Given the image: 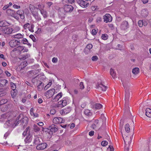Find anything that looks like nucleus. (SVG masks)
Masks as SVG:
<instances>
[{"instance_id":"f8f14e48","label":"nucleus","mask_w":151,"mask_h":151,"mask_svg":"<svg viewBox=\"0 0 151 151\" xmlns=\"http://www.w3.org/2000/svg\"><path fill=\"white\" fill-rule=\"evenodd\" d=\"M47 146V144L46 143H42L37 145L36 149L38 150H42L45 149Z\"/></svg>"},{"instance_id":"dca6fc26","label":"nucleus","mask_w":151,"mask_h":151,"mask_svg":"<svg viewBox=\"0 0 151 151\" xmlns=\"http://www.w3.org/2000/svg\"><path fill=\"white\" fill-rule=\"evenodd\" d=\"M71 111V109L70 107H68L66 109H62L60 111V113L62 115H65L69 113Z\"/></svg>"},{"instance_id":"393cba45","label":"nucleus","mask_w":151,"mask_h":151,"mask_svg":"<svg viewBox=\"0 0 151 151\" xmlns=\"http://www.w3.org/2000/svg\"><path fill=\"white\" fill-rule=\"evenodd\" d=\"M40 13L44 18H46L48 16L47 12L44 9L42 10H41L40 11Z\"/></svg>"},{"instance_id":"bf43d9fd","label":"nucleus","mask_w":151,"mask_h":151,"mask_svg":"<svg viewBox=\"0 0 151 151\" xmlns=\"http://www.w3.org/2000/svg\"><path fill=\"white\" fill-rule=\"evenodd\" d=\"M21 19H24V12L23 13H21L19 15Z\"/></svg>"},{"instance_id":"09e8293b","label":"nucleus","mask_w":151,"mask_h":151,"mask_svg":"<svg viewBox=\"0 0 151 151\" xmlns=\"http://www.w3.org/2000/svg\"><path fill=\"white\" fill-rule=\"evenodd\" d=\"M11 95L12 98H14V97H15L16 95V93L15 92V91H13V90H12V91H11Z\"/></svg>"},{"instance_id":"864d4df0","label":"nucleus","mask_w":151,"mask_h":151,"mask_svg":"<svg viewBox=\"0 0 151 151\" xmlns=\"http://www.w3.org/2000/svg\"><path fill=\"white\" fill-rule=\"evenodd\" d=\"M93 47V45L91 44H88L86 46V48L90 50Z\"/></svg>"},{"instance_id":"4d7b16f0","label":"nucleus","mask_w":151,"mask_h":151,"mask_svg":"<svg viewBox=\"0 0 151 151\" xmlns=\"http://www.w3.org/2000/svg\"><path fill=\"white\" fill-rule=\"evenodd\" d=\"M7 114H3L1 115V119H6L7 118Z\"/></svg>"},{"instance_id":"2f4dec72","label":"nucleus","mask_w":151,"mask_h":151,"mask_svg":"<svg viewBox=\"0 0 151 151\" xmlns=\"http://www.w3.org/2000/svg\"><path fill=\"white\" fill-rule=\"evenodd\" d=\"M101 118L102 120L103 124L106 125V118L104 116V114H101Z\"/></svg>"},{"instance_id":"5fc2aeb1","label":"nucleus","mask_w":151,"mask_h":151,"mask_svg":"<svg viewBox=\"0 0 151 151\" xmlns=\"http://www.w3.org/2000/svg\"><path fill=\"white\" fill-rule=\"evenodd\" d=\"M91 59L93 61H96L98 59V58L97 56L94 55L92 57Z\"/></svg>"},{"instance_id":"0eeeda50","label":"nucleus","mask_w":151,"mask_h":151,"mask_svg":"<svg viewBox=\"0 0 151 151\" xmlns=\"http://www.w3.org/2000/svg\"><path fill=\"white\" fill-rule=\"evenodd\" d=\"M129 27L128 22L126 20L123 21L120 25V28L122 30H125Z\"/></svg>"},{"instance_id":"6e6552de","label":"nucleus","mask_w":151,"mask_h":151,"mask_svg":"<svg viewBox=\"0 0 151 151\" xmlns=\"http://www.w3.org/2000/svg\"><path fill=\"white\" fill-rule=\"evenodd\" d=\"M104 22L107 23L108 22H111L112 20V18L111 16L109 14H106L103 17Z\"/></svg>"},{"instance_id":"680f3d73","label":"nucleus","mask_w":151,"mask_h":151,"mask_svg":"<svg viewBox=\"0 0 151 151\" xmlns=\"http://www.w3.org/2000/svg\"><path fill=\"white\" fill-rule=\"evenodd\" d=\"M23 12H24V11L23 10H18V11H17L16 13L17 14L19 15V14H20L22 13H23Z\"/></svg>"},{"instance_id":"774afa93","label":"nucleus","mask_w":151,"mask_h":151,"mask_svg":"<svg viewBox=\"0 0 151 151\" xmlns=\"http://www.w3.org/2000/svg\"><path fill=\"white\" fill-rule=\"evenodd\" d=\"M91 33L93 35H95L97 32H96V30L95 29H93L92 30Z\"/></svg>"},{"instance_id":"69168bd1","label":"nucleus","mask_w":151,"mask_h":151,"mask_svg":"<svg viewBox=\"0 0 151 151\" xmlns=\"http://www.w3.org/2000/svg\"><path fill=\"white\" fill-rule=\"evenodd\" d=\"M108 150L109 149L110 151H114V149L113 147L111 145H109V147L108 148Z\"/></svg>"},{"instance_id":"3c124183","label":"nucleus","mask_w":151,"mask_h":151,"mask_svg":"<svg viewBox=\"0 0 151 151\" xmlns=\"http://www.w3.org/2000/svg\"><path fill=\"white\" fill-rule=\"evenodd\" d=\"M143 23L142 20H139L138 22V24L140 27H142L143 26Z\"/></svg>"},{"instance_id":"de8ad7c7","label":"nucleus","mask_w":151,"mask_h":151,"mask_svg":"<svg viewBox=\"0 0 151 151\" xmlns=\"http://www.w3.org/2000/svg\"><path fill=\"white\" fill-rule=\"evenodd\" d=\"M108 144V142L106 141H103L101 142V145L103 146H106Z\"/></svg>"},{"instance_id":"603ef678","label":"nucleus","mask_w":151,"mask_h":151,"mask_svg":"<svg viewBox=\"0 0 151 151\" xmlns=\"http://www.w3.org/2000/svg\"><path fill=\"white\" fill-rule=\"evenodd\" d=\"M21 64L22 65V66H23V67L24 68L26 66H27V65L28 64V63L27 61H24Z\"/></svg>"},{"instance_id":"ea45409f","label":"nucleus","mask_w":151,"mask_h":151,"mask_svg":"<svg viewBox=\"0 0 151 151\" xmlns=\"http://www.w3.org/2000/svg\"><path fill=\"white\" fill-rule=\"evenodd\" d=\"M102 107V105L98 103L95 104L94 107L96 109H100Z\"/></svg>"},{"instance_id":"c03bdc74","label":"nucleus","mask_w":151,"mask_h":151,"mask_svg":"<svg viewBox=\"0 0 151 151\" xmlns=\"http://www.w3.org/2000/svg\"><path fill=\"white\" fill-rule=\"evenodd\" d=\"M10 86L12 88V90H13V91H14L16 90L15 89L16 88V86L15 84L12 82H11L10 83Z\"/></svg>"},{"instance_id":"e2e57ef3","label":"nucleus","mask_w":151,"mask_h":151,"mask_svg":"<svg viewBox=\"0 0 151 151\" xmlns=\"http://www.w3.org/2000/svg\"><path fill=\"white\" fill-rule=\"evenodd\" d=\"M13 7L14 9H19L20 8V6L17 5L15 4H14L13 6Z\"/></svg>"},{"instance_id":"0e129e2a","label":"nucleus","mask_w":151,"mask_h":151,"mask_svg":"<svg viewBox=\"0 0 151 151\" xmlns=\"http://www.w3.org/2000/svg\"><path fill=\"white\" fill-rule=\"evenodd\" d=\"M56 111L55 109H52L50 111V114H54L56 113Z\"/></svg>"},{"instance_id":"1a4fd4ad","label":"nucleus","mask_w":151,"mask_h":151,"mask_svg":"<svg viewBox=\"0 0 151 151\" xmlns=\"http://www.w3.org/2000/svg\"><path fill=\"white\" fill-rule=\"evenodd\" d=\"M64 120L61 117H55L53 119V122L55 124H60L63 123Z\"/></svg>"},{"instance_id":"423d86ee","label":"nucleus","mask_w":151,"mask_h":151,"mask_svg":"<svg viewBox=\"0 0 151 151\" xmlns=\"http://www.w3.org/2000/svg\"><path fill=\"white\" fill-rule=\"evenodd\" d=\"M55 92V91L54 89H51L47 91L45 93V95L47 98H49L54 94Z\"/></svg>"},{"instance_id":"4be33fe9","label":"nucleus","mask_w":151,"mask_h":151,"mask_svg":"<svg viewBox=\"0 0 151 151\" xmlns=\"http://www.w3.org/2000/svg\"><path fill=\"white\" fill-rule=\"evenodd\" d=\"M110 74L111 75L112 77L114 78H117L116 74L114 70L111 68L110 70Z\"/></svg>"},{"instance_id":"412c9836","label":"nucleus","mask_w":151,"mask_h":151,"mask_svg":"<svg viewBox=\"0 0 151 151\" xmlns=\"http://www.w3.org/2000/svg\"><path fill=\"white\" fill-rule=\"evenodd\" d=\"M12 37L13 38L19 39L23 38L24 37V35L20 33H18L17 34L12 36Z\"/></svg>"},{"instance_id":"aec40b11","label":"nucleus","mask_w":151,"mask_h":151,"mask_svg":"<svg viewBox=\"0 0 151 151\" xmlns=\"http://www.w3.org/2000/svg\"><path fill=\"white\" fill-rule=\"evenodd\" d=\"M9 23L5 21H2L0 22V27H6L9 25Z\"/></svg>"},{"instance_id":"49530a36","label":"nucleus","mask_w":151,"mask_h":151,"mask_svg":"<svg viewBox=\"0 0 151 151\" xmlns=\"http://www.w3.org/2000/svg\"><path fill=\"white\" fill-rule=\"evenodd\" d=\"M79 88L81 89H83L84 88V86L82 82L80 83L79 85Z\"/></svg>"},{"instance_id":"a878e982","label":"nucleus","mask_w":151,"mask_h":151,"mask_svg":"<svg viewBox=\"0 0 151 151\" xmlns=\"http://www.w3.org/2000/svg\"><path fill=\"white\" fill-rule=\"evenodd\" d=\"M21 117H22V119L23 118V115L20 114L19 116H18L16 119V121H14V123H15V124H16V125L17 124H19V122L20 121Z\"/></svg>"},{"instance_id":"5701e85b","label":"nucleus","mask_w":151,"mask_h":151,"mask_svg":"<svg viewBox=\"0 0 151 151\" xmlns=\"http://www.w3.org/2000/svg\"><path fill=\"white\" fill-rule=\"evenodd\" d=\"M145 115L149 117H151V109L147 108L145 110Z\"/></svg>"},{"instance_id":"6ab92c4d","label":"nucleus","mask_w":151,"mask_h":151,"mask_svg":"<svg viewBox=\"0 0 151 151\" xmlns=\"http://www.w3.org/2000/svg\"><path fill=\"white\" fill-rule=\"evenodd\" d=\"M148 12L147 9H142L141 12V14L142 16L145 17H147L148 14Z\"/></svg>"},{"instance_id":"8fccbe9b","label":"nucleus","mask_w":151,"mask_h":151,"mask_svg":"<svg viewBox=\"0 0 151 151\" xmlns=\"http://www.w3.org/2000/svg\"><path fill=\"white\" fill-rule=\"evenodd\" d=\"M28 40L26 38H23L21 40V42L24 44H26L28 42Z\"/></svg>"},{"instance_id":"4c0bfd02","label":"nucleus","mask_w":151,"mask_h":151,"mask_svg":"<svg viewBox=\"0 0 151 151\" xmlns=\"http://www.w3.org/2000/svg\"><path fill=\"white\" fill-rule=\"evenodd\" d=\"M52 84V81L51 80H49L48 83V84L45 86L44 88L45 90H46L48 88L50 87Z\"/></svg>"},{"instance_id":"37998d69","label":"nucleus","mask_w":151,"mask_h":151,"mask_svg":"<svg viewBox=\"0 0 151 151\" xmlns=\"http://www.w3.org/2000/svg\"><path fill=\"white\" fill-rule=\"evenodd\" d=\"M29 127H27L25 131L23 133L22 135L24 136H25L26 134H29Z\"/></svg>"},{"instance_id":"f3484780","label":"nucleus","mask_w":151,"mask_h":151,"mask_svg":"<svg viewBox=\"0 0 151 151\" xmlns=\"http://www.w3.org/2000/svg\"><path fill=\"white\" fill-rule=\"evenodd\" d=\"M37 89L38 91H41L43 88L44 84L42 82L40 81H38L37 83Z\"/></svg>"},{"instance_id":"7ed1b4c3","label":"nucleus","mask_w":151,"mask_h":151,"mask_svg":"<svg viewBox=\"0 0 151 151\" xmlns=\"http://www.w3.org/2000/svg\"><path fill=\"white\" fill-rule=\"evenodd\" d=\"M13 31V30L11 27H0V32L3 33L9 34L11 33Z\"/></svg>"},{"instance_id":"bb28decb","label":"nucleus","mask_w":151,"mask_h":151,"mask_svg":"<svg viewBox=\"0 0 151 151\" xmlns=\"http://www.w3.org/2000/svg\"><path fill=\"white\" fill-rule=\"evenodd\" d=\"M33 129L35 132H39L40 130V128L37 125L35 124L33 126Z\"/></svg>"},{"instance_id":"c85d7f7f","label":"nucleus","mask_w":151,"mask_h":151,"mask_svg":"<svg viewBox=\"0 0 151 151\" xmlns=\"http://www.w3.org/2000/svg\"><path fill=\"white\" fill-rule=\"evenodd\" d=\"M28 118L26 116L24 117L23 116V118L22 119V117H21L20 121L22 124L25 123L26 124L28 122Z\"/></svg>"},{"instance_id":"a18cd8bd","label":"nucleus","mask_w":151,"mask_h":151,"mask_svg":"<svg viewBox=\"0 0 151 151\" xmlns=\"http://www.w3.org/2000/svg\"><path fill=\"white\" fill-rule=\"evenodd\" d=\"M108 37V36L106 34H102L101 36V38L104 40H107Z\"/></svg>"},{"instance_id":"f257e3e1","label":"nucleus","mask_w":151,"mask_h":151,"mask_svg":"<svg viewBox=\"0 0 151 151\" xmlns=\"http://www.w3.org/2000/svg\"><path fill=\"white\" fill-rule=\"evenodd\" d=\"M122 84L125 89L124 110L125 111L128 112L129 110V108L128 105V103L132 93L131 91L130 92L129 88L127 87L126 83H123Z\"/></svg>"},{"instance_id":"6e6d98bb","label":"nucleus","mask_w":151,"mask_h":151,"mask_svg":"<svg viewBox=\"0 0 151 151\" xmlns=\"http://www.w3.org/2000/svg\"><path fill=\"white\" fill-rule=\"evenodd\" d=\"M143 23V26H146L147 25V22L145 20H142Z\"/></svg>"},{"instance_id":"052dcab7","label":"nucleus","mask_w":151,"mask_h":151,"mask_svg":"<svg viewBox=\"0 0 151 151\" xmlns=\"http://www.w3.org/2000/svg\"><path fill=\"white\" fill-rule=\"evenodd\" d=\"M29 37L31 38L33 41L35 42V38L34 36L33 35H30L29 36Z\"/></svg>"},{"instance_id":"cd10ccee","label":"nucleus","mask_w":151,"mask_h":151,"mask_svg":"<svg viewBox=\"0 0 151 151\" xmlns=\"http://www.w3.org/2000/svg\"><path fill=\"white\" fill-rule=\"evenodd\" d=\"M41 141H42L41 138L37 137L35 139L34 143L35 144L38 145L41 143Z\"/></svg>"},{"instance_id":"39448f33","label":"nucleus","mask_w":151,"mask_h":151,"mask_svg":"<svg viewBox=\"0 0 151 151\" xmlns=\"http://www.w3.org/2000/svg\"><path fill=\"white\" fill-rule=\"evenodd\" d=\"M77 3L81 7L86 8L89 6V4L87 1L83 0H77Z\"/></svg>"},{"instance_id":"9b49d317","label":"nucleus","mask_w":151,"mask_h":151,"mask_svg":"<svg viewBox=\"0 0 151 151\" xmlns=\"http://www.w3.org/2000/svg\"><path fill=\"white\" fill-rule=\"evenodd\" d=\"M96 87L97 88L103 91H106L107 89L106 87L101 83H98L96 86Z\"/></svg>"},{"instance_id":"ddd939ff","label":"nucleus","mask_w":151,"mask_h":151,"mask_svg":"<svg viewBox=\"0 0 151 151\" xmlns=\"http://www.w3.org/2000/svg\"><path fill=\"white\" fill-rule=\"evenodd\" d=\"M19 41L16 40H12L9 42V45L12 47H14L18 45V43H19Z\"/></svg>"},{"instance_id":"b1692460","label":"nucleus","mask_w":151,"mask_h":151,"mask_svg":"<svg viewBox=\"0 0 151 151\" xmlns=\"http://www.w3.org/2000/svg\"><path fill=\"white\" fill-rule=\"evenodd\" d=\"M7 82V80L5 79L0 80V86L3 87L5 86Z\"/></svg>"},{"instance_id":"473e14b6","label":"nucleus","mask_w":151,"mask_h":151,"mask_svg":"<svg viewBox=\"0 0 151 151\" xmlns=\"http://www.w3.org/2000/svg\"><path fill=\"white\" fill-rule=\"evenodd\" d=\"M32 140V138L31 136L29 135L26 137L24 139V141L27 143L30 142Z\"/></svg>"},{"instance_id":"79ce46f5","label":"nucleus","mask_w":151,"mask_h":151,"mask_svg":"<svg viewBox=\"0 0 151 151\" xmlns=\"http://www.w3.org/2000/svg\"><path fill=\"white\" fill-rule=\"evenodd\" d=\"M84 113L87 116H90L91 114L90 111L88 109L84 111Z\"/></svg>"},{"instance_id":"7c9ffc66","label":"nucleus","mask_w":151,"mask_h":151,"mask_svg":"<svg viewBox=\"0 0 151 151\" xmlns=\"http://www.w3.org/2000/svg\"><path fill=\"white\" fill-rule=\"evenodd\" d=\"M30 56L29 54H26L25 55H22V57L20 58L21 60H25L26 59L29 58Z\"/></svg>"},{"instance_id":"2eb2a0df","label":"nucleus","mask_w":151,"mask_h":151,"mask_svg":"<svg viewBox=\"0 0 151 151\" xmlns=\"http://www.w3.org/2000/svg\"><path fill=\"white\" fill-rule=\"evenodd\" d=\"M48 129H50L51 132H55L58 131V128L56 125L53 124L49 126Z\"/></svg>"},{"instance_id":"f704fd0d","label":"nucleus","mask_w":151,"mask_h":151,"mask_svg":"<svg viewBox=\"0 0 151 151\" xmlns=\"http://www.w3.org/2000/svg\"><path fill=\"white\" fill-rule=\"evenodd\" d=\"M6 91L3 89H0V96H2L6 94Z\"/></svg>"},{"instance_id":"a211bd4d","label":"nucleus","mask_w":151,"mask_h":151,"mask_svg":"<svg viewBox=\"0 0 151 151\" xmlns=\"http://www.w3.org/2000/svg\"><path fill=\"white\" fill-rule=\"evenodd\" d=\"M62 96V93H60L57 94L55 98L52 99V101L53 102L57 101Z\"/></svg>"},{"instance_id":"c756f323","label":"nucleus","mask_w":151,"mask_h":151,"mask_svg":"<svg viewBox=\"0 0 151 151\" xmlns=\"http://www.w3.org/2000/svg\"><path fill=\"white\" fill-rule=\"evenodd\" d=\"M58 103L59 104H62L63 107H64L67 104V101L65 99H63L62 100L60 101Z\"/></svg>"},{"instance_id":"20e7f679","label":"nucleus","mask_w":151,"mask_h":151,"mask_svg":"<svg viewBox=\"0 0 151 151\" xmlns=\"http://www.w3.org/2000/svg\"><path fill=\"white\" fill-rule=\"evenodd\" d=\"M14 121L13 120H9L6 121V123L4 124V127L5 128H8L9 127H12L14 128L16 124H15V123H14Z\"/></svg>"},{"instance_id":"c9c22d12","label":"nucleus","mask_w":151,"mask_h":151,"mask_svg":"<svg viewBox=\"0 0 151 151\" xmlns=\"http://www.w3.org/2000/svg\"><path fill=\"white\" fill-rule=\"evenodd\" d=\"M32 14L36 20L38 21H40L41 20L40 17L39 15L38 14H34L33 13H32Z\"/></svg>"},{"instance_id":"13d9d810","label":"nucleus","mask_w":151,"mask_h":151,"mask_svg":"<svg viewBox=\"0 0 151 151\" xmlns=\"http://www.w3.org/2000/svg\"><path fill=\"white\" fill-rule=\"evenodd\" d=\"M52 61L54 63H56L58 61V59L54 57L52 59Z\"/></svg>"},{"instance_id":"58836bf2","label":"nucleus","mask_w":151,"mask_h":151,"mask_svg":"<svg viewBox=\"0 0 151 151\" xmlns=\"http://www.w3.org/2000/svg\"><path fill=\"white\" fill-rule=\"evenodd\" d=\"M125 128L126 131V132H127V133H128L130 131V128H129V124H126L125 126ZM125 133H126V132Z\"/></svg>"},{"instance_id":"a19ab883","label":"nucleus","mask_w":151,"mask_h":151,"mask_svg":"<svg viewBox=\"0 0 151 151\" xmlns=\"http://www.w3.org/2000/svg\"><path fill=\"white\" fill-rule=\"evenodd\" d=\"M17 50L19 52H21L24 50V47L22 46H19L17 47L16 48Z\"/></svg>"},{"instance_id":"f03ea898","label":"nucleus","mask_w":151,"mask_h":151,"mask_svg":"<svg viewBox=\"0 0 151 151\" xmlns=\"http://www.w3.org/2000/svg\"><path fill=\"white\" fill-rule=\"evenodd\" d=\"M122 137L125 143V147L124 151H128L129 146L132 139V137H128V134L127 133H122Z\"/></svg>"},{"instance_id":"72a5a7b5","label":"nucleus","mask_w":151,"mask_h":151,"mask_svg":"<svg viewBox=\"0 0 151 151\" xmlns=\"http://www.w3.org/2000/svg\"><path fill=\"white\" fill-rule=\"evenodd\" d=\"M139 72V69L138 68H135L132 70V73L135 75L137 74Z\"/></svg>"},{"instance_id":"4468645a","label":"nucleus","mask_w":151,"mask_h":151,"mask_svg":"<svg viewBox=\"0 0 151 151\" xmlns=\"http://www.w3.org/2000/svg\"><path fill=\"white\" fill-rule=\"evenodd\" d=\"M64 9L66 12H70L72 11L73 9V7L71 5H66L64 6Z\"/></svg>"},{"instance_id":"9d476101","label":"nucleus","mask_w":151,"mask_h":151,"mask_svg":"<svg viewBox=\"0 0 151 151\" xmlns=\"http://www.w3.org/2000/svg\"><path fill=\"white\" fill-rule=\"evenodd\" d=\"M6 12L9 15L17 19V17L16 16V12L15 11L8 9L6 10Z\"/></svg>"},{"instance_id":"e433bc0d","label":"nucleus","mask_w":151,"mask_h":151,"mask_svg":"<svg viewBox=\"0 0 151 151\" xmlns=\"http://www.w3.org/2000/svg\"><path fill=\"white\" fill-rule=\"evenodd\" d=\"M38 7L37 8L36 7V8L37 9H39L40 11H41V10H42L44 9V6L43 4H39L38 5Z\"/></svg>"},{"instance_id":"338daca9","label":"nucleus","mask_w":151,"mask_h":151,"mask_svg":"<svg viewBox=\"0 0 151 151\" xmlns=\"http://www.w3.org/2000/svg\"><path fill=\"white\" fill-rule=\"evenodd\" d=\"M91 127L93 129H96V128L97 127H99V125H96V124H92L91 125Z\"/></svg>"}]
</instances>
